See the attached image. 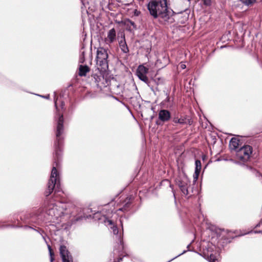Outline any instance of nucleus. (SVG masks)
Instances as JSON below:
<instances>
[{"instance_id":"nucleus-1","label":"nucleus","mask_w":262,"mask_h":262,"mask_svg":"<svg viewBox=\"0 0 262 262\" xmlns=\"http://www.w3.org/2000/svg\"><path fill=\"white\" fill-rule=\"evenodd\" d=\"M60 149H59V151L57 150L55 152V160H56L53 164V166L52 169L50 179L48 182V189L45 192L46 196L49 195L53 190L54 188L56 189V191H60V180L59 174L58 172L57 168L58 167V162L56 161L58 160L60 157Z\"/></svg>"},{"instance_id":"nucleus-2","label":"nucleus","mask_w":262,"mask_h":262,"mask_svg":"<svg viewBox=\"0 0 262 262\" xmlns=\"http://www.w3.org/2000/svg\"><path fill=\"white\" fill-rule=\"evenodd\" d=\"M64 210V205L60 201H58L56 203H53L52 202L48 206L47 213L49 215L58 219L63 214Z\"/></svg>"},{"instance_id":"nucleus-3","label":"nucleus","mask_w":262,"mask_h":262,"mask_svg":"<svg viewBox=\"0 0 262 262\" xmlns=\"http://www.w3.org/2000/svg\"><path fill=\"white\" fill-rule=\"evenodd\" d=\"M162 1L164 0H154L150 2L148 5V9L150 13L154 17L158 16L163 17V7Z\"/></svg>"},{"instance_id":"nucleus-4","label":"nucleus","mask_w":262,"mask_h":262,"mask_svg":"<svg viewBox=\"0 0 262 262\" xmlns=\"http://www.w3.org/2000/svg\"><path fill=\"white\" fill-rule=\"evenodd\" d=\"M108 54L106 49L103 48H98L97 51V64L105 70L108 67Z\"/></svg>"},{"instance_id":"nucleus-5","label":"nucleus","mask_w":262,"mask_h":262,"mask_svg":"<svg viewBox=\"0 0 262 262\" xmlns=\"http://www.w3.org/2000/svg\"><path fill=\"white\" fill-rule=\"evenodd\" d=\"M252 152V147L251 146H243L236 150V159L243 162H247L250 159Z\"/></svg>"},{"instance_id":"nucleus-6","label":"nucleus","mask_w":262,"mask_h":262,"mask_svg":"<svg viewBox=\"0 0 262 262\" xmlns=\"http://www.w3.org/2000/svg\"><path fill=\"white\" fill-rule=\"evenodd\" d=\"M177 183L182 193L185 195H188L189 194L188 189L190 185V181L186 174L183 173L177 179Z\"/></svg>"},{"instance_id":"nucleus-7","label":"nucleus","mask_w":262,"mask_h":262,"mask_svg":"<svg viewBox=\"0 0 262 262\" xmlns=\"http://www.w3.org/2000/svg\"><path fill=\"white\" fill-rule=\"evenodd\" d=\"M93 77L98 86H106L108 84V79L105 74L99 72L98 73L94 74Z\"/></svg>"},{"instance_id":"nucleus-8","label":"nucleus","mask_w":262,"mask_h":262,"mask_svg":"<svg viewBox=\"0 0 262 262\" xmlns=\"http://www.w3.org/2000/svg\"><path fill=\"white\" fill-rule=\"evenodd\" d=\"M148 72V69L143 65L139 66L136 71V75L138 77L146 83L148 82V78L147 74Z\"/></svg>"},{"instance_id":"nucleus-9","label":"nucleus","mask_w":262,"mask_h":262,"mask_svg":"<svg viewBox=\"0 0 262 262\" xmlns=\"http://www.w3.org/2000/svg\"><path fill=\"white\" fill-rule=\"evenodd\" d=\"M63 118L62 114H59V118L57 122V133H56V138L58 142V146L59 148V146L60 144V135L62 134L63 130Z\"/></svg>"},{"instance_id":"nucleus-10","label":"nucleus","mask_w":262,"mask_h":262,"mask_svg":"<svg viewBox=\"0 0 262 262\" xmlns=\"http://www.w3.org/2000/svg\"><path fill=\"white\" fill-rule=\"evenodd\" d=\"M60 254L63 262H73L72 256L64 246L60 247Z\"/></svg>"},{"instance_id":"nucleus-11","label":"nucleus","mask_w":262,"mask_h":262,"mask_svg":"<svg viewBox=\"0 0 262 262\" xmlns=\"http://www.w3.org/2000/svg\"><path fill=\"white\" fill-rule=\"evenodd\" d=\"M116 31L113 28L108 32L107 37L105 38V42L106 44L109 45L113 42L116 40Z\"/></svg>"},{"instance_id":"nucleus-12","label":"nucleus","mask_w":262,"mask_h":262,"mask_svg":"<svg viewBox=\"0 0 262 262\" xmlns=\"http://www.w3.org/2000/svg\"><path fill=\"white\" fill-rule=\"evenodd\" d=\"M240 141L236 138H232L230 140L229 146L231 149L234 150L236 152V150H238V145L239 144Z\"/></svg>"},{"instance_id":"nucleus-13","label":"nucleus","mask_w":262,"mask_h":262,"mask_svg":"<svg viewBox=\"0 0 262 262\" xmlns=\"http://www.w3.org/2000/svg\"><path fill=\"white\" fill-rule=\"evenodd\" d=\"M195 172L194 174L193 175V178L194 179L196 180L198 178L199 175L202 168L201 161L199 160H196L195 162Z\"/></svg>"},{"instance_id":"nucleus-14","label":"nucleus","mask_w":262,"mask_h":262,"mask_svg":"<svg viewBox=\"0 0 262 262\" xmlns=\"http://www.w3.org/2000/svg\"><path fill=\"white\" fill-rule=\"evenodd\" d=\"M119 45L120 47L122 50V51L125 53H127L128 52L129 50L126 45V43L125 40V36L124 35H123L121 40L119 41Z\"/></svg>"},{"instance_id":"nucleus-15","label":"nucleus","mask_w":262,"mask_h":262,"mask_svg":"<svg viewBox=\"0 0 262 262\" xmlns=\"http://www.w3.org/2000/svg\"><path fill=\"white\" fill-rule=\"evenodd\" d=\"M104 223L106 226H111V228L112 229L113 232L114 234L117 235L118 233V229L117 227L114 225L113 222L109 219H106L104 221Z\"/></svg>"},{"instance_id":"nucleus-16","label":"nucleus","mask_w":262,"mask_h":262,"mask_svg":"<svg viewBox=\"0 0 262 262\" xmlns=\"http://www.w3.org/2000/svg\"><path fill=\"white\" fill-rule=\"evenodd\" d=\"M89 71L90 69L87 66H79L78 74L80 76H85Z\"/></svg>"},{"instance_id":"nucleus-17","label":"nucleus","mask_w":262,"mask_h":262,"mask_svg":"<svg viewBox=\"0 0 262 262\" xmlns=\"http://www.w3.org/2000/svg\"><path fill=\"white\" fill-rule=\"evenodd\" d=\"M192 121L187 117L180 118L178 120V123L180 124H191Z\"/></svg>"},{"instance_id":"nucleus-18","label":"nucleus","mask_w":262,"mask_h":262,"mask_svg":"<svg viewBox=\"0 0 262 262\" xmlns=\"http://www.w3.org/2000/svg\"><path fill=\"white\" fill-rule=\"evenodd\" d=\"M167 108H171L174 106V103L173 102V98H170L169 96L167 97Z\"/></svg>"},{"instance_id":"nucleus-19","label":"nucleus","mask_w":262,"mask_h":262,"mask_svg":"<svg viewBox=\"0 0 262 262\" xmlns=\"http://www.w3.org/2000/svg\"><path fill=\"white\" fill-rule=\"evenodd\" d=\"M243 4L249 6L255 2L256 0H240Z\"/></svg>"},{"instance_id":"nucleus-20","label":"nucleus","mask_w":262,"mask_h":262,"mask_svg":"<svg viewBox=\"0 0 262 262\" xmlns=\"http://www.w3.org/2000/svg\"><path fill=\"white\" fill-rule=\"evenodd\" d=\"M207 259L209 262H215L216 260L215 256L212 254H211L209 256H208Z\"/></svg>"},{"instance_id":"nucleus-21","label":"nucleus","mask_w":262,"mask_h":262,"mask_svg":"<svg viewBox=\"0 0 262 262\" xmlns=\"http://www.w3.org/2000/svg\"><path fill=\"white\" fill-rule=\"evenodd\" d=\"M48 249H49L50 255V260H51V262H53V261L54 260V257H53L54 253L52 251V249H51V247H50V246L48 245Z\"/></svg>"},{"instance_id":"nucleus-22","label":"nucleus","mask_w":262,"mask_h":262,"mask_svg":"<svg viewBox=\"0 0 262 262\" xmlns=\"http://www.w3.org/2000/svg\"><path fill=\"white\" fill-rule=\"evenodd\" d=\"M170 118V114L169 111L165 110V121L168 120Z\"/></svg>"},{"instance_id":"nucleus-23","label":"nucleus","mask_w":262,"mask_h":262,"mask_svg":"<svg viewBox=\"0 0 262 262\" xmlns=\"http://www.w3.org/2000/svg\"><path fill=\"white\" fill-rule=\"evenodd\" d=\"M159 118L161 121H164V110H161L159 113Z\"/></svg>"},{"instance_id":"nucleus-24","label":"nucleus","mask_w":262,"mask_h":262,"mask_svg":"<svg viewBox=\"0 0 262 262\" xmlns=\"http://www.w3.org/2000/svg\"><path fill=\"white\" fill-rule=\"evenodd\" d=\"M204 4L206 6H210L211 4V0H203Z\"/></svg>"},{"instance_id":"nucleus-25","label":"nucleus","mask_w":262,"mask_h":262,"mask_svg":"<svg viewBox=\"0 0 262 262\" xmlns=\"http://www.w3.org/2000/svg\"><path fill=\"white\" fill-rule=\"evenodd\" d=\"M127 206H128V204H127V203H126V204H125V205L123 208H119V209H118V210L122 211H124V210H126V208L127 207Z\"/></svg>"},{"instance_id":"nucleus-26","label":"nucleus","mask_w":262,"mask_h":262,"mask_svg":"<svg viewBox=\"0 0 262 262\" xmlns=\"http://www.w3.org/2000/svg\"><path fill=\"white\" fill-rule=\"evenodd\" d=\"M179 119L178 117H174L173 118V121L175 123H178Z\"/></svg>"},{"instance_id":"nucleus-27","label":"nucleus","mask_w":262,"mask_h":262,"mask_svg":"<svg viewBox=\"0 0 262 262\" xmlns=\"http://www.w3.org/2000/svg\"><path fill=\"white\" fill-rule=\"evenodd\" d=\"M180 67L182 69H184L186 68V65L184 63H181Z\"/></svg>"},{"instance_id":"nucleus-28","label":"nucleus","mask_w":262,"mask_h":262,"mask_svg":"<svg viewBox=\"0 0 262 262\" xmlns=\"http://www.w3.org/2000/svg\"><path fill=\"white\" fill-rule=\"evenodd\" d=\"M166 7V0H165V12H164V13L165 14H166V10L167 9L165 8V7ZM166 15H165V16Z\"/></svg>"},{"instance_id":"nucleus-29","label":"nucleus","mask_w":262,"mask_h":262,"mask_svg":"<svg viewBox=\"0 0 262 262\" xmlns=\"http://www.w3.org/2000/svg\"><path fill=\"white\" fill-rule=\"evenodd\" d=\"M56 102H57V100L55 99H54L55 105L57 111H58V108L57 107V105H56Z\"/></svg>"},{"instance_id":"nucleus-30","label":"nucleus","mask_w":262,"mask_h":262,"mask_svg":"<svg viewBox=\"0 0 262 262\" xmlns=\"http://www.w3.org/2000/svg\"><path fill=\"white\" fill-rule=\"evenodd\" d=\"M254 232L255 233H262V231H256H256H254Z\"/></svg>"},{"instance_id":"nucleus-31","label":"nucleus","mask_w":262,"mask_h":262,"mask_svg":"<svg viewBox=\"0 0 262 262\" xmlns=\"http://www.w3.org/2000/svg\"><path fill=\"white\" fill-rule=\"evenodd\" d=\"M261 223H262V220L260 221V222L258 224L256 225V227L259 226L260 224H261Z\"/></svg>"},{"instance_id":"nucleus-32","label":"nucleus","mask_w":262,"mask_h":262,"mask_svg":"<svg viewBox=\"0 0 262 262\" xmlns=\"http://www.w3.org/2000/svg\"><path fill=\"white\" fill-rule=\"evenodd\" d=\"M165 182H167L169 184V186H170V187H171V184H170V182H169V181H168V180H165Z\"/></svg>"},{"instance_id":"nucleus-33","label":"nucleus","mask_w":262,"mask_h":262,"mask_svg":"<svg viewBox=\"0 0 262 262\" xmlns=\"http://www.w3.org/2000/svg\"><path fill=\"white\" fill-rule=\"evenodd\" d=\"M64 105V104L63 102H62L61 104V109H63V106Z\"/></svg>"},{"instance_id":"nucleus-34","label":"nucleus","mask_w":262,"mask_h":262,"mask_svg":"<svg viewBox=\"0 0 262 262\" xmlns=\"http://www.w3.org/2000/svg\"><path fill=\"white\" fill-rule=\"evenodd\" d=\"M49 97H50L49 95H48L47 96H46L44 97L46 98V99H48L49 98Z\"/></svg>"},{"instance_id":"nucleus-35","label":"nucleus","mask_w":262,"mask_h":262,"mask_svg":"<svg viewBox=\"0 0 262 262\" xmlns=\"http://www.w3.org/2000/svg\"><path fill=\"white\" fill-rule=\"evenodd\" d=\"M185 252H186V251H185V250H184V251L182 253H181L180 254L178 255V256H180V255H181L183 254V253H184Z\"/></svg>"},{"instance_id":"nucleus-36","label":"nucleus","mask_w":262,"mask_h":262,"mask_svg":"<svg viewBox=\"0 0 262 262\" xmlns=\"http://www.w3.org/2000/svg\"><path fill=\"white\" fill-rule=\"evenodd\" d=\"M190 244H189V245H188V246H187V248H188V249L189 248V247H190Z\"/></svg>"},{"instance_id":"nucleus-37","label":"nucleus","mask_w":262,"mask_h":262,"mask_svg":"<svg viewBox=\"0 0 262 262\" xmlns=\"http://www.w3.org/2000/svg\"><path fill=\"white\" fill-rule=\"evenodd\" d=\"M172 192H173V195L174 196V192H173V189L172 188Z\"/></svg>"},{"instance_id":"nucleus-38","label":"nucleus","mask_w":262,"mask_h":262,"mask_svg":"<svg viewBox=\"0 0 262 262\" xmlns=\"http://www.w3.org/2000/svg\"><path fill=\"white\" fill-rule=\"evenodd\" d=\"M122 260V258H120L119 259V261H118V262H120V260Z\"/></svg>"},{"instance_id":"nucleus-39","label":"nucleus","mask_w":262,"mask_h":262,"mask_svg":"<svg viewBox=\"0 0 262 262\" xmlns=\"http://www.w3.org/2000/svg\"><path fill=\"white\" fill-rule=\"evenodd\" d=\"M80 62H83V60H81Z\"/></svg>"}]
</instances>
